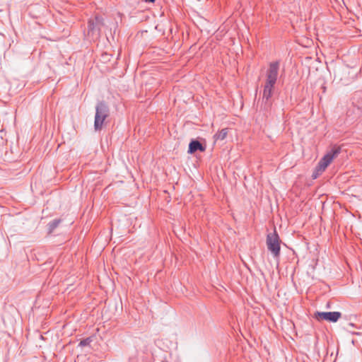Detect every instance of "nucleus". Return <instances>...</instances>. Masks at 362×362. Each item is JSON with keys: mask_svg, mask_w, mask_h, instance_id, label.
I'll return each instance as SVG.
<instances>
[{"mask_svg": "<svg viewBox=\"0 0 362 362\" xmlns=\"http://www.w3.org/2000/svg\"><path fill=\"white\" fill-rule=\"evenodd\" d=\"M327 167H326L325 165L324 166L323 164L319 161L317 165L316 166L315 169H316V171L317 172H319L320 173H322V172H324L325 170V169L327 168Z\"/></svg>", "mask_w": 362, "mask_h": 362, "instance_id": "obj_11", "label": "nucleus"}, {"mask_svg": "<svg viewBox=\"0 0 362 362\" xmlns=\"http://www.w3.org/2000/svg\"><path fill=\"white\" fill-rule=\"evenodd\" d=\"M91 341H92L91 338L90 337H88V338H86V339H83V340H81L79 342L78 346H88Z\"/></svg>", "mask_w": 362, "mask_h": 362, "instance_id": "obj_10", "label": "nucleus"}, {"mask_svg": "<svg viewBox=\"0 0 362 362\" xmlns=\"http://www.w3.org/2000/svg\"><path fill=\"white\" fill-rule=\"evenodd\" d=\"M280 238L276 230L270 233L267 236V246L274 258L279 257L281 252Z\"/></svg>", "mask_w": 362, "mask_h": 362, "instance_id": "obj_3", "label": "nucleus"}, {"mask_svg": "<svg viewBox=\"0 0 362 362\" xmlns=\"http://www.w3.org/2000/svg\"><path fill=\"white\" fill-rule=\"evenodd\" d=\"M341 148L339 146H334L329 152V156H333V159L340 153Z\"/></svg>", "mask_w": 362, "mask_h": 362, "instance_id": "obj_9", "label": "nucleus"}, {"mask_svg": "<svg viewBox=\"0 0 362 362\" xmlns=\"http://www.w3.org/2000/svg\"><path fill=\"white\" fill-rule=\"evenodd\" d=\"M228 134L227 129H223L214 135L216 140H223Z\"/></svg>", "mask_w": 362, "mask_h": 362, "instance_id": "obj_8", "label": "nucleus"}, {"mask_svg": "<svg viewBox=\"0 0 362 362\" xmlns=\"http://www.w3.org/2000/svg\"><path fill=\"white\" fill-rule=\"evenodd\" d=\"M341 313L338 311L334 312H316L315 317L318 320H325L330 322H336L341 317Z\"/></svg>", "mask_w": 362, "mask_h": 362, "instance_id": "obj_4", "label": "nucleus"}, {"mask_svg": "<svg viewBox=\"0 0 362 362\" xmlns=\"http://www.w3.org/2000/svg\"><path fill=\"white\" fill-rule=\"evenodd\" d=\"M61 223V219H54L47 224L48 233L51 234Z\"/></svg>", "mask_w": 362, "mask_h": 362, "instance_id": "obj_6", "label": "nucleus"}, {"mask_svg": "<svg viewBox=\"0 0 362 362\" xmlns=\"http://www.w3.org/2000/svg\"><path fill=\"white\" fill-rule=\"evenodd\" d=\"M110 110L104 101H99L95 106L94 129L98 132L103 128V123L109 116Z\"/></svg>", "mask_w": 362, "mask_h": 362, "instance_id": "obj_2", "label": "nucleus"}, {"mask_svg": "<svg viewBox=\"0 0 362 362\" xmlns=\"http://www.w3.org/2000/svg\"><path fill=\"white\" fill-rule=\"evenodd\" d=\"M320 174H321V173H319V172H317V171H316V169H315V171L313 172V175H312V177H313V179H316V178L318 177V175H320Z\"/></svg>", "mask_w": 362, "mask_h": 362, "instance_id": "obj_12", "label": "nucleus"}, {"mask_svg": "<svg viewBox=\"0 0 362 362\" xmlns=\"http://www.w3.org/2000/svg\"><path fill=\"white\" fill-rule=\"evenodd\" d=\"M206 150V146L202 144L197 139H192L189 144L187 153L189 154H193L196 151H199L200 152H204Z\"/></svg>", "mask_w": 362, "mask_h": 362, "instance_id": "obj_5", "label": "nucleus"}, {"mask_svg": "<svg viewBox=\"0 0 362 362\" xmlns=\"http://www.w3.org/2000/svg\"><path fill=\"white\" fill-rule=\"evenodd\" d=\"M333 160V156H329L327 153L320 159V162H321L323 165L327 167L330 163Z\"/></svg>", "mask_w": 362, "mask_h": 362, "instance_id": "obj_7", "label": "nucleus"}, {"mask_svg": "<svg viewBox=\"0 0 362 362\" xmlns=\"http://www.w3.org/2000/svg\"><path fill=\"white\" fill-rule=\"evenodd\" d=\"M145 2H147V3H154L156 1V0H144Z\"/></svg>", "mask_w": 362, "mask_h": 362, "instance_id": "obj_13", "label": "nucleus"}, {"mask_svg": "<svg viewBox=\"0 0 362 362\" xmlns=\"http://www.w3.org/2000/svg\"><path fill=\"white\" fill-rule=\"evenodd\" d=\"M280 63L279 61L272 62L269 64V68L266 71V81L264 86L262 103L261 108L265 112H269L272 106V95L274 86L276 83Z\"/></svg>", "mask_w": 362, "mask_h": 362, "instance_id": "obj_1", "label": "nucleus"}]
</instances>
